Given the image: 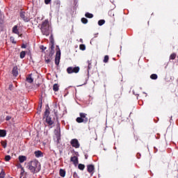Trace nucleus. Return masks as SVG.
<instances>
[{"label": "nucleus", "mask_w": 178, "mask_h": 178, "mask_svg": "<svg viewBox=\"0 0 178 178\" xmlns=\"http://www.w3.org/2000/svg\"><path fill=\"white\" fill-rule=\"evenodd\" d=\"M28 169L31 173H38L41 170V163L38 160H33L28 163Z\"/></svg>", "instance_id": "f257e3e1"}, {"label": "nucleus", "mask_w": 178, "mask_h": 178, "mask_svg": "<svg viewBox=\"0 0 178 178\" xmlns=\"http://www.w3.org/2000/svg\"><path fill=\"white\" fill-rule=\"evenodd\" d=\"M40 30L43 35H49V33H51V29L49 28V22H48V20L46 19L44 22H42Z\"/></svg>", "instance_id": "f03ea898"}, {"label": "nucleus", "mask_w": 178, "mask_h": 178, "mask_svg": "<svg viewBox=\"0 0 178 178\" xmlns=\"http://www.w3.org/2000/svg\"><path fill=\"white\" fill-rule=\"evenodd\" d=\"M77 123H87L88 122V118H87V114L84 113H80V117L76 118Z\"/></svg>", "instance_id": "7ed1b4c3"}, {"label": "nucleus", "mask_w": 178, "mask_h": 178, "mask_svg": "<svg viewBox=\"0 0 178 178\" xmlns=\"http://www.w3.org/2000/svg\"><path fill=\"white\" fill-rule=\"evenodd\" d=\"M79 71H80V67H69L67 69V72L69 74H71V73H79Z\"/></svg>", "instance_id": "20e7f679"}, {"label": "nucleus", "mask_w": 178, "mask_h": 178, "mask_svg": "<svg viewBox=\"0 0 178 178\" xmlns=\"http://www.w3.org/2000/svg\"><path fill=\"white\" fill-rule=\"evenodd\" d=\"M20 17L24 20V22H30V15L25 12H20Z\"/></svg>", "instance_id": "39448f33"}, {"label": "nucleus", "mask_w": 178, "mask_h": 178, "mask_svg": "<svg viewBox=\"0 0 178 178\" xmlns=\"http://www.w3.org/2000/svg\"><path fill=\"white\" fill-rule=\"evenodd\" d=\"M57 48L58 50H57V51H56L55 63H56V65H59V62L60 60V49H59L58 46H57Z\"/></svg>", "instance_id": "423d86ee"}, {"label": "nucleus", "mask_w": 178, "mask_h": 178, "mask_svg": "<svg viewBox=\"0 0 178 178\" xmlns=\"http://www.w3.org/2000/svg\"><path fill=\"white\" fill-rule=\"evenodd\" d=\"M70 144L74 148H80V143H79V140L77 139H72Z\"/></svg>", "instance_id": "0eeeda50"}, {"label": "nucleus", "mask_w": 178, "mask_h": 178, "mask_svg": "<svg viewBox=\"0 0 178 178\" xmlns=\"http://www.w3.org/2000/svg\"><path fill=\"white\" fill-rule=\"evenodd\" d=\"M34 154H35V156L36 158H41V157L44 156V154H42V152H41L40 150L35 151L34 152Z\"/></svg>", "instance_id": "6e6552de"}, {"label": "nucleus", "mask_w": 178, "mask_h": 178, "mask_svg": "<svg viewBox=\"0 0 178 178\" xmlns=\"http://www.w3.org/2000/svg\"><path fill=\"white\" fill-rule=\"evenodd\" d=\"M18 75L19 70H17V67H14L13 69V76H14V77H17Z\"/></svg>", "instance_id": "1a4fd4ad"}, {"label": "nucleus", "mask_w": 178, "mask_h": 178, "mask_svg": "<svg viewBox=\"0 0 178 178\" xmlns=\"http://www.w3.org/2000/svg\"><path fill=\"white\" fill-rule=\"evenodd\" d=\"M70 161L71 162H73L74 165H77V163H79V159L76 156L71 157Z\"/></svg>", "instance_id": "9d476101"}, {"label": "nucleus", "mask_w": 178, "mask_h": 178, "mask_svg": "<svg viewBox=\"0 0 178 178\" xmlns=\"http://www.w3.org/2000/svg\"><path fill=\"white\" fill-rule=\"evenodd\" d=\"M94 169H95L94 165H88V172L89 173H92H92H94Z\"/></svg>", "instance_id": "9b49d317"}, {"label": "nucleus", "mask_w": 178, "mask_h": 178, "mask_svg": "<svg viewBox=\"0 0 178 178\" xmlns=\"http://www.w3.org/2000/svg\"><path fill=\"white\" fill-rule=\"evenodd\" d=\"M13 33H14V34H17V35H19L20 33L19 32V29H17V25L13 26Z\"/></svg>", "instance_id": "f8f14e48"}, {"label": "nucleus", "mask_w": 178, "mask_h": 178, "mask_svg": "<svg viewBox=\"0 0 178 178\" xmlns=\"http://www.w3.org/2000/svg\"><path fill=\"white\" fill-rule=\"evenodd\" d=\"M46 122L49 126H52V124H54V121H52L49 117H46Z\"/></svg>", "instance_id": "ddd939ff"}, {"label": "nucleus", "mask_w": 178, "mask_h": 178, "mask_svg": "<svg viewBox=\"0 0 178 178\" xmlns=\"http://www.w3.org/2000/svg\"><path fill=\"white\" fill-rule=\"evenodd\" d=\"M27 160V157L26 156H19V161L20 163H23V162L26 161Z\"/></svg>", "instance_id": "4468645a"}, {"label": "nucleus", "mask_w": 178, "mask_h": 178, "mask_svg": "<svg viewBox=\"0 0 178 178\" xmlns=\"http://www.w3.org/2000/svg\"><path fill=\"white\" fill-rule=\"evenodd\" d=\"M26 81L28 83H33V81H34V80L33 79V78L31 77V75H29L27 76L26 78Z\"/></svg>", "instance_id": "2eb2a0df"}, {"label": "nucleus", "mask_w": 178, "mask_h": 178, "mask_svg": "<svg viewBox=\"0 0 178 178\" xmlns=\"http://www.w3.org/2000/svg\"><path fill=\"white\" fill-rule=\"evenodd\" d=\"M6 136V131L0 130V137H5Z\"/></svg>", "instance_id": "dca6fc26"}, {"label": "nucleus", "mask_w": 178, "mask_h": 178, "mask_svg": "<svg viewBox=\"0 0 178 178\" xmlns=\"http://www.w3.org/2000/svg\"><path fill=\"white\" fill-rule=\"evenodd\" d=\"M60 175L61 176V177H65V176H66V172L64 170L60 169Z\"/></svg>", "instance_id": "f3484780"}, {"label": "nucleus", "mask_w": 178, "mask_h": 178, "mask_svg": "<svg viewBox=\"0 0 178 178\" xmlns=\"http://www.w3.org/2000/svg\"><path fill=\"white\" fill-rule=\"evenodd\" d=\"M53 90H54V91H58L59 90V85H58V84H54V86H53Z\"/></svg>", "instance_id": "a211bd4d"}, {"label": "nucleus", "mask_w": 178, "mask_h": 178, "mask_svg": "<svg viewBox=\"0 0 178 178\" xmlns=\"http://www.w3.org/2000/svg\"><path fill=\"white\" fill-rule=\"evenodd\" d=\"M85 16L86 17H88L89 19H92V17H94V15L89 13H86Z\"/></svg>", "instance_id": "6ab92c4d"}, {"label": "nucleus", "mask_w": 178, "mask_h": 178, "mask_svg": "<svg viewBox=\"0 0 178 178\" xmlns=\"http://www.w3.org/2000/svg\"><path fill=\"white\" fill-rule=\"evenodd\" d=\"M150 78L152 79V80H156L158 79V75L155 74H153L150 76Z\"/></svg>", "instance_id": "aec40b11"}, {"label": "nucleus", "mask_w": 178, "mask_h": 178, "mask_svg": "<svg viewBox=\"0 0 178 178\" xmlns=\"http://www.w3.org/2000/svg\"><path fill=\"white\" fill-rule=\"evenodd\" d=\"M98 24H99V26H103V24H105V20H104V19L99 20Z\"/></svg>", "instance_id": "412c9836"}, {"label": "nucleus", "mask_w": 178, "mask_h": 178, "mask_svg": "<svg viewBox=\"0 0 178 178\" xmlns=\"http://www.w3.org/2000/svg\"><path fill=\"white\" fill-rule=\"evenodd\" d=\"M78 168L80 170H84V168H86V166L83 164H79Z\"/></svg>", "instance_id": "4be33fe9"}, {"label": "nucleus", "mask_w": 178, "mask_h": 178, "mask_svg": "<svg viewBox=\"0 0 178 178\" xmlns=\"http://www.w3.org/2000/svg\"><path fill=\"white\" fill-rule=\"evenodd\" d=\"M44 116L46 118L49 117V110L48 108H46V111L44 112Z\"/></svg>", "instance_id": "5701e85b"}, {"label": "nucleus", "mask_w": 178, "mask_h": 178, "mask_svg": "<svg viewBox=\"0 0 178 178\" xmlns=\"http://www.w3.org/2000/svg\"><path fill=\"white\" fill-rule=\"evenodd\" d=\"M81 22L82 23H83V24H87V23H88V20L87 19V18H82Z\"/></svg>", "instance_id": "b1692460"}, {"label": "nucleus", "mask_w": 178, "mask_h": 178, "mask_svg": "<svg viewBox=\"0 0 178 178\" xmlns=\"http://www.w3.org/2000/svg\"><path fill=\"white\" fill-rule=\"evenodd\" d=\"M24 56H26V51H22L20 53V58H21V59H23L24 58Z\"/></svg>", "instance_id": "393cba45"}, {"label": "nucleus", "mask_w": 178, "mask_h": 178, "mask_svg": "<svg viewBox=\"0 0 178 178\" xmlns=\"http://www.w3.org/2000/svg\"><path fill=\"white\" fill-rule=\"evenodd\" d=\"M79 49H80L81 51H86V45H84V44H80Z\"/></svg>", "instance_id": "a878e982"}, {"label": "nucleus", "mask_w": 178, "mask_h": 178, "mask_svg": "<svg viewBox=\"0 0 178 178\" xmlns=\"http://www.w3.org/2000/svg\"><path fill=\"white\" fill-rule=\"evenodd\" d=\"M108 60H109V56H105L104 59V63H107Z\"/></svg>", "instance_id": "bb28decb"}, {"label": "nucleus", "mask_w": 178, "mask_h": 178, "mask_svg": "<svg viewBox=\"0 0 178 178\" xmlns=\"http://www.w3.org/2000/svg\"><path fill=\"white\" fill-rule=\"evenodd\" d=\"M5 161L6 162H9L10 161V156H9V155L6 156Z\"/></svg>", "instance_id": "cd10ccee"}, {"label": "nucleus", "mask_w": 178, "mask_h": 178, "mask_svg": "<svg viewBox=\"0 0 178 178\" xmlns=\"http://www.w3.org/2000/svg\"><path fill=\"white\" fill-rule=\"evenodd\" d=\"M0 178H5V172L3 171L0 172Z\"/></svg>", "instance_id": "c85d7f7f"}, {"label": "nucleus", "mask_w": 178, "mask_h": 178, "mask_svg": "<svg viewBox=\"0 0 178 178\" xmlns=\"http://www.w3.org/2000/svg\"><path fill=\"white\" fill-rule=\"evenodd\" d=\"M1 144L3 148H6V143L5 141H1Z\"/></svg>", "instance_id": "c756f323"}, {"label": "nucleus", "mask_w": 178, "mask_h": 178, "mask_svg": "<svg viewBox=\"0 0 178 178\" xmlns=\"http://www.w3.org/2000/svg\"><path fill=\"white\" fill-rule=\"evenodd\" d=\"M175 58H176V54H172L170 56V59H175Z\"/></svg>", "instance_id": "7c9ffc66"}, {"label": "nucleus", "mask_w": 178, "mask_h": 178, "mask_svg": "<svg viewBox=\"0 0 178 178\" xmlns=\"http://www.w3.org/2000/svg\"><path fill=\"white\" fill-rule=\"evenodd\" d=\"M50 42H51V44H54V36H52V35H51V36H50Z\"/></svg>", "instance_id": "2f4dec72"}, {"label": "nucleus", "mask_w": 178, "mask_h": 178, "mask_svg": "<svg viewBox=\"0 0 178 178\" xmlns=\"http://www.w3.org/2000/svg\"><path fill=\"white\" fill-rule=\"evenodd\" d=\"M10 41H11V42H13V44H16V42L15 41V38L11 37L10 38Z\"/></svg>", "instance_id": "473e14b6"}, {"label": "nucleus", "mask_w": 178, "mask_h": 178, "mask_svg": "<svg viewBox=\"0 0 178 178\" xmlns=\"http://www.w3.org/2000/svg\"><path fill=\"white\" fill-rule=\"evenodd\" d=\"M49 2H51V0H44V3L46 5H48L49 3Z\"/></svg>", "instance_id": "72a5a7b5"}, {"label": "nucleus", "mask_w": 178, "mask_h": 178, "mask_svg": "<svg viewBox=\"0 0 178 178\" xmlns=\"http://www.w3.org/2000/svg\"><path fill=\"white\" fill-rule=\"evenodd\" d=\"M40 48L42 49V51H45V49H47V47L44 46H41Z\"/></svg>", "instance_id": "f704fd0d"}, {"label": "nucleus", "mask_w": 178, "mask_h": 178, "mask_svg": "<svg viewBox=\"0 0 178 178\" xmlns=\"http://www.w3.org/2000/svg\"><path fill=\"white\" fill-rule=\"evenodd\" d=\"M54 45H55L54 43L51 44V49H54V48H55Z\"/></svg>", "instance_id": "c9c22d12"}, {"label": "nucleus", "mask_w": 178, "mask_h": 178, "mask_svg": "<svg viewBox=\"0 0 178 178\" xmlns=\"http://www.w3.org/2000/svg\"><path fill=\"white\" fill-rule=\"evenodd\" d=\"M76 176H77V173L74 172V177H76Z\"/></svg>", "instance_id": "e433bc0d"}, {"label": "nucleus", "mask_w": 178, "mask_h": 178, "mask_svg": "<svg viewBox=\"0 0 178 178\" xmlns=\"http://www.w3.org/2000/svg\"><path fill=\"white\" fill-rule=\"evenodd\" d=\"M13 87V85H10V90H12V88Z\"/></svg>", "instance_id": "4c0bfd02"}, {"label": "nucleus", "mask_w": 178, "mask_h": 178, "mask_svg": "<svg viewBox=\"0 0 178 178\" xmlns=\"http://www.w3.org/2000/svg\"><path fill=\"white\" fill-rule=\"evenodd\" d=\"M47 63H49L50 60H46Z\"/></svg>", "instance_id": "58836bf2"}]
</instances>
